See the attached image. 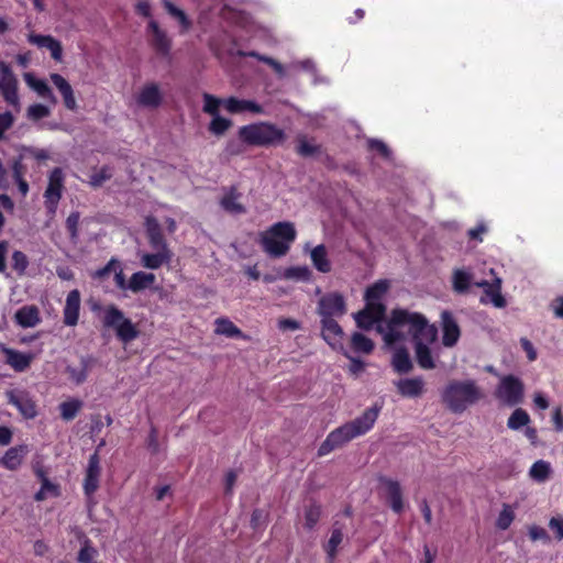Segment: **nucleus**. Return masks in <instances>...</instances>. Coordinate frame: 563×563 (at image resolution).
Wrapping results in <instances>:
<instances>
[{
  "label": "nucleus",
  "mask_w": 563,
  "mask_h": 563,
  "mask_svg": "<svg viewBox=\"0 0 563 563\" xmlns=\"http://www.w3.org/2000/svg\"><path fill=\"white\" fill-rule=\"evenodd\" d=\"M442 402L453 413H462L483 398V393L473 379L450 380L442 391Z\"/></svg>",
  "instance_id": "obj_3"
},
{
  "label": "nucleus",
  "mask_w": 563,
  "mask_h": 563,
  "mask_svg": "<svg viewBox=\"0 0 563 563\" xmlns=\"http://www.w3.org/2000/svg\"><path fill=\"white\" fill-rule=\"evenodd\" d=\"M29 266L27 256L21 251H14L12 254V267L19 274L23 275Z\"/></svg>",
  "instance_id": "obj_53"
},
{
  "label": "nucleus",
  "mask_w": 563,
  "mask_h": 563,
  "mask_svg": "<svg viewBox=\"0 0 563 563\" xmlns=\"http://www.w3.org/2000/svg\"><path fill=\"white\" fill-rule=\"evenodd\" d=\"M267 515L262 509H254L251 516V526L253 529H258L266 521Z\"/></svg>",
  "instance_id": "obj_58"
},
{
  "label": "nucleus",
  "mask_w": 563,
  "mask_h": 563,
  "mask_svg": "<svg viewBox=\"0 0 563 563\" xmlns=\"http://www.w3.org/2000/svg\"><path fill=\"white\" fill-rule=\"evenodd\" d=\"M297 231L292 222L279 221L260 233L258 243L271 257L285 256L296 240Z\"/></svg>",
  "instance_id": "obj_4"
},
{
  "label": "nucleus",
  "mask_w": 563,
  "mask_h": 563,
  "mask_svg": "<svg viewBox=\"0 0 563 563\" xmlns=\"http://www.w3.org/2000/svg\"><path fill=\"white\" fill-rule=\"evenodd\" d=\"M321 335L333 350H343L344 332L334 318H321Z\"/></svg>",
  "instance_id": "obj_15"
},
{
  "label": "nucleus",
  "mask_w": 563,
  "mask_h": 563,
  "mask_svg": "<svg viewBox=\"0 0 563 563\" xmlns=\"http://www.w3.org/2000/svg\"><path fill=\"white\" fill-rule=\"evenodd\" d=\"M296 151L302 157H311L320 153V145L310 143L305 135H299Z\"/></svg>",
  "instance_id": "obj_42"
},
{
  "label": "nucleus",
  "mask_w": 563,
  "mask_h": 563,
  "mask_svg": "<svg viewBox=\"0 0 563 563\" xmlns=\"http://www.w3.org/2000/svg\"><path fill=\"white\" fill-rule=\"evenodd\" d=\"M404 328H408V334L412 339L418 365L422 369H433L435 362L429 344L437 340V327L429 323L428 319L420 312L396 308L391 310L390 317L386 321L387 330L385 331L383 325H378L377 332L383 334L385 344L390 346L406 339V334L401 331Z\"/></svg>",
  "instance_id": "obj_1"
},
{
  "label": "nucleus",
  "mask_w": 563,
  "mask_h": 563,
  "mask_svg": "<svg viewBox=\"0 0 563 563\" xmlns=\"http://www.w3.org/2000/svg\"><path fill=\"white\" fill-rule=\"evenodd\" d=\"M100 473V457L98 452H95L89 457L84 479V492L86 496L90 497L97 492L99 487Z\"/></svg>",
  "instance_id": "obj_18"
},
{
  "label": "nucleus",
  "mask_w": 563,
  "mask_h": 563,
  "mask_svg": "<svg viewBox=\"0 0 563 563\" xmlns=\"http://www.w3.org/2000/svg\"><path fill=\"white\" fill-rule=\"evenodd\" d=\"M223 196L219 200L220 207L229 214H244L246 213L245 206L240 201L242 192L239 190L238 185L223 187Z\"/></svg>",
  "instance_id": "obj_14"
},
{
  "label": "nucleus",
  "mask_w": 563,
  "mask_h": 563,
  "mask_svg": "<svg viewBox=\"0 0 563 563\" xmlns=\"http://www.w3.org/2000/svg\"><path fill=\"white\" fill-rule=\"evenodd\" d=\"M14 318L22 328H33L41 322L38 308L34 305L21 307Z\"/></svg>",
  "instance_id": "obj_28"
},
{
  "label": "nucleus",
  "mask_w": 563,
  "mask_h": 563,
  "mask_svg": "<svg viewBox=\"0 0 563 563\" xmlns=\"http://www.w3.org/2000/svg\"><path fill=\"white\" fill-rule=\"evenodd\" d=\"M485 295L490 298V301L496 308L506 307V299L501 295V280L496 278L490 289H486Z\"/></svg>",
  "instance_id": "obj_43"
},
{
  "label": "nucleus",
  "mask_w": 563,
  "mask_h": 563,
  "mask_svg": "<svg viewBox=\"0 0 563 563\" xmlns=\"http://www.w3.org/2000/svg\"><path fill=\"white\" fill-rule=\"evenodd\" d=\"M4 354L5 363L18 373L26 371L33 361L32 354H25L13 349H5Z\"/></svg>",
  "instance_id": "obj_27"
},
{
  "label": "nucleus",
  "mask_w": 563,
  "mask_h": 563,
  "mask_svg": "<svg viewBox=\"0 0 563 563\" xmlns=\"http://www.w3.org/2000/svg\"><path fill=\"white\" fill-rule=\"evenodd\" d=\"M310 257L313 266L320 273H329L331 271V263L328 258L327 249L323 244L317 245L311 251Z\"/></svg>",
  "instance_id": "obj_36"
},
{
  "label": "nucleus",
  "mask_w": 563,
  "mask_h": 563,
  "mask_svg": "<svg viewBox=\"0 0 563 563\" xmlns=\"http://www.w3.org/2000/svg\"><path fill=\"white\" fill-rule=\"evenodd\" d=\"M520 345L522 350L527 353V357L529 361H534L537 358V351L533 344L527 338L520 339Z\"/></svg>",
  "instance_id": "obj_61"
},
{
  "label": "nucleus",
  "mask_w": 563,
  "mask_h": 563,
  "mask_svg": "<svg viewBox=\"0 0 563 563\" xmlns=\"http://www.w3.org/2000/svg\"><path fill=\"white\" fill-rule=\"evenodd\" d=\"M321 517V507L317 503L310 504L305 509V526L307 529L311 530L316 527L319 519Z\"/></svg>",
  "instance_id": "obj_45"
},
{
  "label": "nucleus",
  "mask_w": 563,
  "mask_h": 563,
  "mask_svg": "<svg viewBox=\"0 0 563 563\" xmlns=\"http://www.w3.org/2000/svg\"><path fill=\"white\" fill-rule=\"evenodd\" d=\"M382 408V405L374 404L361 416L332 430L320 444L318 456H325L332 451L344 446L352 440L369 432L377 421Z\"/></svg>",
  "instance_id": "obj_2"
},
{
  "label": "nucleus",
  "mask_w": 563,
  "mask_h": 563,
  "mask_svg": "<svg viewBox=\"0 0 563 563\" xmlns=\"http://www.w3.org/2000/svg\"><path fill=\"white\" fill-rule=\"evenodd\" d=\"M529 537L532 541H538V540H541L544 542L550 541V537H549L547 530L544 528L536 526V525L529 527Z\"/></svg>",
  "instance_id": "obj_57"
},
{
  "label": "nucleus",
  "mask_w": 563,
  "mask_h": 563,
  "mask_svg": "<svg viewBox=\"0 0 563 563\" xmlns=\"http://www.w3.org/2000/svg\"><path fill=\"white\" fill-rule=\"evenodd\" d=\"M232 125V121L219 114L214 115L209 124V131L214 135H222Z\"/></svg>",
  "instance_id": "obj_49"
},
{
  "label": "nucleus",
  "mask_w": 563,
  "mask_h": 563,
  "mask_svg": "<svg viewBox=\"0 0 563 563\" xmlns=\"http://www.w3.org/2000/svg\"><path fill=\"white\" fill-rule=\"evenodd\" d=\"M514 520H515V512H514L511 506L505 504L503 506L501 511L498 515L497 520H496L497 528L500 530H507Z\"/></svg>",
  "instance_id": "obj_48"
},
{
  "label": "nucleus",
  "mask_w": 563,
  "mask_h": 563,
  "mask_svg": "<svg viewBox=\"0 0 563 563\" xmlns=\"http://www.w3.org/2000/svg\"><path fill=\"white\" fill-rule=\"evenodd\" d=\"M224 107L230 113H241L244 111H250L255 114L264 113V109L260 103L253 100L238 99L235 97L228 98L224 101Z\"/></svg>",
  "instance_id": "obj_25"
},
{
  "label": "nucleus",
  "mask_w": 563,
  "mask_h": 563,
  "mask_svg": "<svg viewBox=\"0 0 563 563\" xmlns=\"http://www.w3.org/2000/svg\"><path fill=\"white\" fill-rule=\"evenodd\" d=\"M441 328L442 344L445 347L454 346L461 336V329L451 311L443 310L441 312Z\"/></svg>",
  "instance_id": "obj_16"
},
{
  "label": "nucleus",
  "mask_w": 563,
  "mask_h": 563,
  "mask_svg": "<svg viewBox=\"0 0 563 563\" xmlns=\"http://www.w3.org/2000/svg\"><path fill=\"white\" fill-rule=\"evenodd\" d=\"M351 346L357 353L369 354L374 350V342L361 332H354L351 338Z\"/></svg>",
  "instance_id": "obj_37"
},
{
  "label": "nucleus",
  "mask_w": 563,
  "mask_h": 563,
  "mask_svg": "<svg viewBox=\"0 0 563 563\" xmlns=\"http://www.w3.org/2000/svg\"><path fill=\"white\" fill-rule=\"evenodd\" d=\"M284 276L287 279L308 282L312 276V272L307 266H292L285 271Z\"/></svg>",
  "instance_id": "obj_47"
},
{
  "label": "nucleus",
  "mask_w": 563,
  "mask_h": 563,
  "mask_svg": "<svg viewBox=\"0 0 563 563\" xmlns=\"http://www.w3.org/2000/svg\"><path fill=\"white\" fill-rule=\"evenodd\" d=\"M51 81L58 89L63 97L64 106L66 109L74 111L77 109V101L70 84L59 74L53 73L49 75Z\"/></svg>",
  "instance_id": "obj_22"
},
{
  "label": "nucleus",
  "mask_w": 563,
  "mask_h": 563,
  "mask_svg": "<svg viewBox=\"0 0 563 563\" xmlns=\"http://www.w3.org/2000/svg\"><path fill=\"white\" fill-rule=\"evenodd\" d=\"M380 482L386 487L387 501L396 514H401L404 510L402 490L400 484L397 481L383 477Z\"/></svg>",
  "instance_id": "obj_23"
},
{
  "label": "nucleus",
  "mask_w": 563,
  "mask_h": 563,
  "mask_svg": "<svg viewBox=\"0 0 563 563\" xmlns=\"http://www.w3.org/2000/svg\"><path fill=\"white\" fill-rule=\"evenodd\" d=\"M112 177V170L109 166H102L98 170L93 172L90 176V184L93 187H100L104 181Z\"/></svg>",
  "instance_id": "obj_52"
},
{
  "label": "nucleus",
  "mask_w": 563,
  "mask_h": 563,
  "mask_svg": "<svg viewBox=\"0 0 563 563\" xmlns=\"http://www.w3.org/2000/svg\"><path fill=\"white\" fill-rule=\"evenodd\" d=\"M64 188V174L62 168L55 167L48 177V185L44 192V205L49 213H55L62 198Z\"/></svg>",
  "instance_id": "obj_10"
},
{
  "label": "nucleus",
  "mask_w": 563,
  "mask_h": 563,
  "mask_svg": "<svg viewBox=\"0 0 563 563\" xmlns=\"http://www.w3.org/2000/svg\"><path fill=\"white\" fill-rule=\"evenodd\" d=\"M391 365L395 372L399 374H407L413 368L410 354L405 346H400L394 352Z\"/></svg>",
  "instance_id": "obj_32"
},
{
  "label": "nucleus",
  "mask_w": 563,
  "mask_h": 563,
  "mask_svg": "<svg viewBox=\"0 0 563 563\" xmlns=\"http://www.w3.org/2000/svg\"><path fill=\"white\" fill-rule=\"evenodd\" d=\"M24 80L30 88H32L34 91H36V93L40 97H42L44 99H49L52 102L56 103V98L53 95L52 89L49 88V86L47 85V82L45 80L36 78L31 73L24 74Z\"/></svg>",
  "instance_id": "obj_33"
},
{
  "label": "nucleus",
  "mask_w": 563,
  "mask_h": 563,
  "mask_svg": "<svg viewBox=\"0 0 563 563\" xmlns=\"http://www.w3.org/2000/svg\"><path fill=\"white\" fill-rule=\"evenodd\" d=\"M136 101L140 106L146 108H157L163 101L159 87L155 82L146 84L137 95Z\"/></svg>",
  "instance_id": "obj_24"
},
{
  "label": "nucleus",
  "mask_w": 563,
  "mask_h": 563,
  "mask_svg": "<svg viewBox=\"0 0 563 563\" xmlns=\"http://www.w3.org/2000/svg\"><path fill=\"white\" fill-rule=\"evenodd\" d=\"M51 113L48 107L42 103H34L27 108V117L33 121L42 120Z\"/></svg>",
  "instance_id": "obj_55"
},
{
  "label": "nucleus",
  "mask_w": 563,
  "mask_h": 563,
  "mask_svg": "<svg viewBox=\"0 0 563 563\" xmlns=\"http://www.w3.org/2000/svg\"><path fill=\"white\" fill-rule=\"evenodd\" d=\"M27 42L32 45H36L38 48H46L51 53V57L60 62L63 58V46L62 43L53 37L52 35H43L30 33L27 35Z\"/></svg>",
  "instance_id": "obj_19"
},
{
  "label": "nucleus",
  "mask_w": 563,
  "mask_h": 563,
  "mask_svg": "<svg viewBox=\"0 0 563 563\" xmlns=\"http://www.w3.org/2000/svg\"><path fill=\"white\" fill-rule=\"evenodd\" d=\"M79 221H80V213L75 211V212H71L67 217L66 222H65L66 230L69 235V240L73 243H77L78 239H79V233H78Z\"/></svg>",
  "instance_id": "obj_46"
},
{
  "label": "nucleus",
  "mask_w": 563,
  "mask_h": 563,
  "mask_svg": "<svg viewBox=\"0 0 563 563\" xmlns=\"http://www.w3.org/2000/svg\"><path fill=\"white\" fill-rule=\"evenodd\" d=\"M135 12L144 18H151L152 9L150 2L146 0L137 1L135 4Z\"/></svg>",
  "instance_id": "obj_63"
},
{
  "label": "nucleus",
  "mask_w": 563,
  "mask_h": 563,
  "mask_svg": "<svg viewBox=\"0 0 563 563\" xmlns=\"http://www.w3.org/2000/svg\"><path fill=\"white\" fill-rule=\"evenodd\" d=\"M13 124V115L11 112L5 111L0 113V139L3 136L4 132L11 128Z\"/></svg>",
  "instance_id": "obj_60"
},
{
  "label": "nucleus",
  "mask_w": 563,
  "mask_h": 563,
  "mask_svg": "<svg viewBox=\"0 0 563 563\" xmlns=\"http://www.w3.org/2000/svg\"><path fill=\"white\" fill-rule=\"evenodd\" d=\"M80 312V292L78 289H73L66 297L65 307L63 310L64 324L75 327L79 320Z\"/></svg>",
  "instance_id": "obj_20"
},
{
  "label": "nucleus",
  "mask_w": 563,
  "mask_h": 563,
  "mask_svg": "<svg viewBox=\"0 0 563 563\" xmlns=\"http://www.w3.org/2000/svg\"><path fill=\"white\" fill-rule=\"evenodd\" d=\"M19 81L9 64L0 60V92L3 100L13 107L20 102L18 93Z\"/></svg>",
  "instance_id": "obj_9"
},
{
  "label": "nucleus",
  "mask_w": 563,
  "mask_h": 563,
  "mask_svg": "<svg viewBox=\"0 0 563 563\" xmlns=\"http://www.w3.org/2000/svg\"><path fill=\"white\" fill-rule=\"evenodd\" d=\"M549 527L555 532L559 541L563 540V520L553 517L549 521Z\"/></svg>",
  "instance_id": "obj_62"
},
{
  "label": "nucleus",
  "mask_w": 563,
  "mask_h": 563,
  "mask_svg": "<svg viewBox=\"0 0 563 563\" xmlns=\"http://www.w3.org/2000/svg\"><path fill=\"white\" fill-rule=\"evenodd\" d=\"M452 283L455 292L464 294L471 286L472 275L464 269H455L453 273Z\"/></svg>",
  "instance_id": "obj_40"
},
{
  "label": "nucleus",
  "mask_w": 563,
  "mask_h": 563,
  "mask_svg": "<svg viewBox=\"0 0 563 563\" xmlns=\"http://www.w3.org/2000/svg\"><path fill=\"white\" fill-rule=\"evenodd\" d=\"M173 258L170 250L156 251L155 253H144L141 256V264L148 269H158L164 264H169Z\"/></svg>",
  "instance_id": "obj_29"
},
{
  "label": "nucleus",
  "mask_w": 563,
  "mask_h": 563,
  "mask_svg": "<svg viewBox=\"0 0 563 563\" xmlns=\"http://www.w3.org/2000/svg\"><path fill=\"white\" fill-rule=\"evenodd\" d=\"M343 540V532L341 528H333L331 537L325 545V552L330 561L334 560L338 552V547Z\"/></svg>",
  "instance_id": "obj_44"
},
{
  "label": "nucleus",
  "mask_w": 563,
  "mask_h": 563,
  "mask_svg": "<svg viewBox=\"0 0 563 563\" xmlns=\"http://www.w3.org/2000/svg\"><path fill=\"white\" fill-rule=\"evenodd\" d=\"M318 313L321 318H340L346 313V303L338 291L322 296L318 302Z\"/></svg>",
  "instance_id": "obj_11"
},
{
  "label": "nucleus",
  "mask_w": 563,
  "mask_h": 563,
  "mask_svg": "<svg viewBox=\"0 0 563 563\" xmlns=\"http://www.w3.org/2000/svg\"><path fill=\"white\" fill-rule=\"evenodd\" d=\"M497 399L512 407L521 404L525 396V386L521 379L514 375H506L500 379L495 390Z\"/></svg>",
  "instance_id": "obj_7"
},
{
  "label": "nucleus",
  "mask_w": 563,
  "mask_h": 563,
  "mask_svg": "<svg viewBox=\"0 0 563 563\" xmlns=\"http://www.w3.org/2000/svg\"><path fill=\"white\" fill-rule=\"evenodd\" d=\"M114 284L121 290H129V282H126L125 279V275L123 273L121 263L119 264V267L114 271Z\"/></svg>",
  "instance_id": "obj_59"
},
{
  "label": "nucleus",
  "mask_w": 563,
  "mask_h": 563,
  "mask_svg": "<svg viewBox=\"0 0 563 563\" xmlns=\"http://www.w3.org/2000/svg\"><path fill=\"white\" fill-rule=\"evenodd\" d=\"M530 422V416L522 408H517L510 415L507 421V427L511 430H519Z\"/></svg>",
  "instance_id": "obj_41"
},
{
  "label": "nucleus",
  "mask_w": 563,
  "mask_h": 563,
  "mask_svg": "<svg viewBox=\"0 0 563 563\" xmlns=\"http://www.w3.org/2000/svg\"><path fill=\"white\" fill-rule=\"evenodd\" d=\"M385 314H386V306L383 302L365 301L364 308L354 314V319H355L356 325L360 329L368 331L376 323H378L377 325H382V323H379V322L384 320ZM383 327L386 328V323L383 324ZM378 327H376V329ZM387 329H385V331Z\"/></svg>",
  "instance_id": "obj_8"
},
{
  "label": "nucleus",
  "mask_w": 563,
  "mask_h": 563,
  "mask_svg": "<svg viewBox=\"0 0 563 563\" xmlns=\"http://www.w3.org/2000/svg\"><path fill=\"white\" fill-rule=\"evenodd\" d=\"M25 170H26V168L22 164L21 158H18V159H15L13 162V165H12V176H13L14 180L24 179Z\"/></svg>",
  "instance_id": "obj_64"
},
{
  "label": "nucleus",
  "mask_w": 563,
  "mask_h": 563,
  "mask_svg": "<svg viewBox=\"0 0 563 563\" xmlns=\"http://www.w3.org/2000/svg\"><path fill=\"white\" fill-rule=\"evenodd\" d=\"M8 404L14 406L25 419H34L37 416V406L33 397L26 390H7Z\"/></svg>",
  "instance_id": "obj_12"
},
{
  "label": "nucleus",
  "mask_w": 563,
  "mask_h": 563,
  "mask_svg": "<svg viewBox=\"0 0 563 563\" xmlns=\"http://www.w3.org/2000/svg\"><path fill=\"white\" fill-rule=\"evenodd\" d=\"M245 55L250 56V57H254L257 60L263 62L266 65L271 66L273 68V70L279 77H284L285 76V68H284V66L278 60L274 59L273 57L261 55L257 52H250V53H247Z\"/></svg>",
  "instance_id": "obj_50"
},
{
  "label": "nucleus",
  "mask_w": 563,
  "mask_h": 563,
  "mask_svg": "<svg viewBox=\"0 0 563 563\" xmlns=\"http://www.w3.org/2000/svg\"><path fill=\"white\" fill-rule=\"evenodd\" d=\"M221 100L210 93H203V111L212 117L219 114Z\"/></svg>",
  "instance_id": "obj_54"
},
{
  "label": "nucleus",
  "mask_w": 563,
  "mask_h": 563,
  "mask_svg": "<svg viewBox=\"0 0 563 563\" xmlns=\"http://www.w3.org/2000/svg\"><path fill=\"white\" fill-rule=\"evenodd\" d=\"M214 332L227 338L245 339L244 333L230 319L221 317L214 321Z\"/></svg>",
  "instance_id": "obj_34"
},
{
  "label": "nucleus",
  "mask_w": 563,
  "mask_h": 563,
  "mask_svg": "<svg viewBox=\"0 0 563 563\" xmlns=\"http://www.w3.org/2000/svg\"><path fill=\"white\" fill-rule=\"evenodd\" d=\"M26 453V445L10 448L0 460V463L10 471H16L21 466Z\"/></svg>",
  "instance_id": "obj_30"
},
{
  "label": "nucleus",
  "mask_w": 563,
  "mask_h": 563,
  "mask_svg": "<svg viewBox=\"0 0 563 563\" xmlns=\"http://www.w3.org/2000/svg\"><path fill=\"white\" fill-rule=\"evenodd\" d=\"M239 137L250 146L269 147L283 144L286 134L274 123L258 122L241 126Z\"/></svg>",
  "instance_id": "obj_5"
},
{
  "label": "nucleus",
  "mask_w": 563,
  "mask_h": 563,
  "mask_svg": "<svg viewBox=\"0 0 563 563\" xmlns=\"http://www.w3.org/2000/svg\"><path fill=\"white\" fill-rule=\"evenodd\" d=\"M120 261L112 257L103 267L98 268L91 274V277L97 280L106 279L111 273L119 267Z\"/></svg>",
  "instance_id": "obj_51"
},
{
  "label": "nucleus",
  "mask_w": 563,
  "mask_h": 563,
  "mask_svg": "<svg viewBox=\"0 0 563 563\" xmlns=\"http://www.w3.org/2000/svg\"><path fill=\"white\" fill-rule=\"evenodd\" d=\"M156 277L153 273H146L143 271L132 274L129 279V290L134 294L141 292L147 288H151L155 283Z\"/></svg>",
  "instance_id": "obj_31"
},
{
  "label": "nucleus",
  "mask_w": 563,
  "mask_h": 563,
  "mask_svg": "<svg viewBox=\"0 0 563 563\" xmlns=\"http://www.w3.org/2000/svg\"><path fill=\"white\" fill-rule=\"evenodd\" d=\"M551 474V465L549 462L538 460L532 464L529 471V475L532 479L539 483L545 482Z\"/></svg>",
  "instance_id": "obj_39"
},
{
  "label": "nucleus",
  "mask_w": 563,
  "mask_h": 563,
  "mask_svg": "<svg viewBox=\"0 0 563 563\" xmlns=\"http://www.w3.org/2000/svg\"><path fill=\"white\" fill-rule=\"evenodd\" d=\"M96 364V357L92 355H82L80 356L79 365H67L65 373L71 383L75 385H81L87 380L89 372L95 367Z\"/></svg>",
  "instance_id": "obj_17"
},
{
  "label": "nucleus",
  "mask_w": 563,
  "mask_h": 563,
  "mask_svg": "<svg viewBox=\"0 0 563 563\" xmlns=\"http://www.w3.org/2000/svg\"><path fill=\"white\" fill-rule=\"evenodd\" d=\"M81 408L82 401L79 399L74 398L63 401L59 405L60 417L65 421H71L76 418Z\"/></svg>",
  "instance_id": "obj_38"
},
{
  "label": "nucleus",
  "mask_w": 563,
  "mask_h": 563,
  "mask_svg": "<svg viewBox=\"0 0 563 563\" xmlns=\"http://www.w3.org/2000/svg\"><path fill=\"white\" fill-rule=\"evenodd\" d=\"M146 235L151 247L155 251L169 250L162 228L155 218L148 217L146 219Z\"/></svg>",
  "instance_id": "obj_21"
},
{
  "label": "nucleus",
  "mask_w": 563,
  "mask_h": 563,
  "mask_svg": "<svg viewBox=\"0 0 563 563\" xmlns=\"http://www.w3.org/2000/svg\"><path fill=\"white\" fill-rule=\"evenodd\" d=\"M102 323L106 328L113 329L117 338L123 343H130L140 335L136 325L114 305L106 307Z\"/></svg>",
  "instance_id": "obj_6"
},
{
  "label": "nucleus",
  "mask_w": 563,
  "mask_h": 563,
  "mask_svg": "<svg viewBox=\"0 0 563 563\" xmlns=\"http://www.w3.org/2000/svg\"><path fill=\"white\" fill-rule=\"evenodd\" d=\"M367 145H368V150L379 153V155L385 158H388L390 156V150L380 140L371 139V140H368Z\"/></svg>",
  "instance_id": "obj_56"
},
{
  "label": "nucleus",
  "mask_w": 563,
  "mask_h": 563,
  "mask_svg": "<svg viewBox=\"0 0 563 563\" xmlns=\"http://www.w3.org/2000/svg\"><path fill=\"white\" fill-rule=\"evenodd\" d=\"M147 32L150 34L148 43L155 53L164 58L169 57L173 42L166 31L161 29L155 20H151L147 24Z\"/></svg>",
  "instance_id": "obj_13"
},
{
  "label": "nucleus",
  "mask_w": 563,
  "mask_h": 563,
  "mask_svg": "<svg viewBox=\"0 0 563 563\" xmlns=\"http://www.w3.org/2000/svg\"><path fill=\"white\" fill-rule=\"evenodd\" d=\"M396 387L402 397L416 398L422 395L424 382L421 377L404 378L396 383Z\"/></svg>",
  "instance_id": "obj_26"
},
{
  "label": "nucleus",
  "mask_w": 563,
  "mask_h": 563,
  "mask_svg": "<svg viewBox=\"0 0 563 563\" xmlns=\"http://www.w3.org/2000/svg\"><path fill=\"white\" fill-rule=\"evenodd\" d=\"M389 289V283L380 279L368 286L364 294V300L367 302H382V299Z\"/></svg>",
  "instance_id": "obj_35"
}]
</instances>
